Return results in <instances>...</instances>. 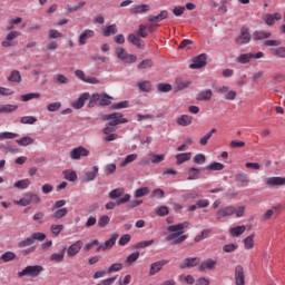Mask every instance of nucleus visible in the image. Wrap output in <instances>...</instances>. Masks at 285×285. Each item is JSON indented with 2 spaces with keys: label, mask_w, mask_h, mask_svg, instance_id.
I'll use <instances>...</instances> for the list:
<instances>
[{
  "label": "nucleus",
  "mask_w": 285,
  "mask_h": 285,
  "mask_svg": "<svg viewBox=\"0 0 285 285\" xmlns=\"http://www.w3.org/2000/svg\"><path fill=\"white\" fill-rule=\"evenodd\" d=\"M188 222L168 226L167 230L170 234L166 236V242H173L176 245L184 244L188 239V235H184V228H188Z\"/></svg>",
  "instance_id": "1"
},
{
  "label": "nucleus",
  "mask_w": 285,
  "mask_h": 285,
  "mask_svg": "<svg viewBox=\"0 0 285 285\" xmlns=\"http://www.w3.org/2000/svg\"><path fill=\"white\" fill-rule=\"evenodd\" d=\"M102 119L105 121H109L108 126H111V127L119 126V124H128V119L124 118V114H121V112H114L110 115H105L102 117Z\"/></svg>",
  "instance_id": "2"
},
{
  "label": "nucleus",
  "mask_w": 285,
  "mask_h": 285,
  "mask_svg": "<svg viewBox=\"0 0 285 285\" xmlns=\"http://www.w3.org/2000/svg\"><path fill=\"white\" fill-rule=\"evenodd\" d=\"M41 273H43V266L29 265L18 273V277H26V275H28L29 277H37L38 275H41Z\"/></svg>",
  "instance_id": "3"
},
{
  "label": "nucleus",
  "mask_w": 285,
  "mask_h": 285,
  "mask_svg": "<svg viewBox=\"0 0 285 285\" xmlns=\"http://www.w3.org/2000/svg\"><path fill=\"white\" fill-rule=\"evenodd\" d=\"M116 56L122 63H137V56L128 53L124 48H117Z\"/></svg>",
  "instance_id": "4"
},
{
  "label": "nucleus",
  "mask_w": 285,
  "mask_h": 285,
  "mask_svg": "<svg viewBox=\"0 0 285 285\" xmlns=\"http://www.w3.org/2000/svg\"><path fill=\"white\" fill-rule=\"evenodd\" d=\"M96 101H98L100 106H110V104H112V97L108 96V94H94L89 106H95Z\"/></svg>",
  "instance_id": "5"
},
{
  "label": "nucleus",
  "mask_w": 285,
  "mask_h": 285,
  "mask_svg": "<svg viewBox=\"0 0 285 285\" xmlns=\"http://www.w3.org/2000/svg\"><path fill=\"white\" fill-rule=\"evenodd\" d=\"M89 155L90 150L86 149L83 146H79L70 151V159L79 160L81 157H88Z\"/></svg>",
  "instance_id": "6"
},
{
  "label": "nucleus",
  "mask_w": 285,
  "mask_h": 285,
  "mask_svg": "<svg viewBox=\"0 0 285 285\" xmlns=\"http://www.w3.org/2000/svg\"><path fill=\"white\" fill-rule=\"evenodd\" d=\"M82 248H83V242L76 240L67 248L68 257H77V255H79V253H81Z\"/></svg>",
  "instance_id": "7"
},
{
  "label": "nucleus",
  "mask_w": 285,
  "mask_h": 285,
  "mask_svg": "<svg viewBox=\"0 0 285 285\" xmlns=\"http://www.w3.org/2000/svg\"><path fill=\"white\" fill-rule=\"evenodd\" d=\"M237 46H244L246 43H250V33L248 32V28L243 27L240 29V35L235 39Z\"/></svg>",
  "instance_id": "8"
},
{
  "label": "nucleus",
  "mask_w": 285,
  "mask_h": 285,
  "mask_svg": "<svg viewBox=\"0 0 285 285\" xmlns=\"http://www.w3.org/2000/svg\"><path fill=\"white\" fill-rule=\"evenodd\" d=\"M235 215V207L234 206H227L225 208H220L216 213V219L220 222L224 219V217H230Z\"/></svg>",
  "instance_id": "9"
},
{
  "label": "nucleus",
  "mask_w": 285,
  "mask_h": 285,
  "mask_svg": "<svg viewBox=\"0 0 285 285\" xmlns=\"http://www.w3.org/2000/svg\"><path fill=\"white\" fill-rule=\"evenodd\" d=\"M130 202V194H125L124 197L119 198L116 203L109 202L106 204L107 210H115L117 206H121V204H128Z\"/></svg>",
  "instance_id": "10"
},
{
  "label": "nucleus",
  "mask_w": 285,
  "mask_h": 285,
  "mask_svg": "<svg viewBox=\"0 0 285 285\" xmlns=\"http://www.w3.org/2000/svg\"><path fill=\"white\" fill-rule=\"evenodd\" d=\"M199 262H202V259L199 257H188V258H185L179 264V268H181V269H184V268H195V266H198Z\"/></svg>",
  "instance_id": "11"
},
{
  "label": "nucleus",
  "mask_w": 285,
  "mask_h": 285,
  "mask_svg": "<svg viewBox=\"0 0 285 285\" xmlns=\"http://www.w3.org/2000/svg\"><path fill=\"white\" fill-rule=\"evenodd\" d=\"M170 261L168 259H161V261H157L155 263H153L150 265V271H149V275H157V273H159V271H163L164 266H166V264H169Z\"/></svg>",
  "instance_id": "12"
},
{
  "label": "nucleus",
  "mask_w": 285,
  "mask_h": 285,
  "mask_svg": "<svg viewBox=\"0 0 285 285\" xmlns=\"http://www.w3.org/2000/svg\"><path fill=\"white\" fill-rule=\"evenodd\" d=\"M206 66V53L199 55L193 59V63L189 66L191 70H197Z\"/></svg>",
  "instance_id": "13"
},
{
  "label": "nucleus",
  "mask_w": 285,
  "mask_h": 285,
  "mask_svg": "<svg viewBox=\"0 0 285 285\" xmlns=\"http://www.w3.org/2000/svg\"><path fill=\"white\" fill-rule=\"evenodd\" d=\"M127 40L129 41V43H132V46H136V48H138L139 50H144V48H146V43L144 42V40H141V38L135 33H130Z\"/></svg>",
  "instance_id": "14"
},
{
  "label": "nucleus",
  "mask_w": 285,
  "mask_h": 285,
  "mask_svg": "<svg viewBox=\"0 0 285 285\" xmlns=\"http://www.w3.org/2000/svg\"><path fill=\"white\" fill-rule=\"evenodd\" d=\"M245 275H244V267L242 265H237L235 268V284L236 285H245Z\"/></svg>",
  "instance_id": "15"
},
{
  "label": "nucleus",
  "mask_w": 285,
  "mask_h": 285,
  "mask_svg": "<svg viewBox=\"0 0 285 285\" xmlns=\"http://www.w3.org/2000/svg\"><path fill=\"white\" fill-rule=\"evenodd\" d=\"M150 10V6L148 4H132L129 8L130 14H144Z\"/></svg>",
  "instance_id": "16"
},
{
  "label": "nucleus",
  "mask_w": 285,
  "mask_h": 285,
  "mask_svg": "<svg viewBox=\"0 0 285 285\" xmlns=\"http://www.w3.org/2000/svg\"><path fill=\"white\" fill-rule=\"evenodd\" d=\"M95 37V30L92 29H86L78 39L79 46H86L88 43V39H92Z\"/></svg>",
  "instance_id": "17"
},
{
  "label": "nucleus",
  "mask_w": 285,
  "mask_h": 285,
  "mask_svg": "<svg viewBox=\"0 0 285 285\" xmlns=\"http://www.w3.org/2000/svg\"><path fill=\"white\" fill-rule=\"evenodd\" d=\"M89 99L90 94H82L76 101L72 102V108H75V110H81V107L86 106V101H88Z\"/></svg>",
  "instance_id": "18"
},
{
  "label": "nucleus",
  "mask_w": 285,
  "mask_h": 285,
  "mask_svg": "<svg viewBox=\"0 0 285 285\" xmlns=\"http://www.w3.org/2000/svg\"><path fill=\"white\" fill-rule=\"evenodd\" d=\"M17 37H21V32H19V31L9 32L6 40L2 41V43H1L2 48H11L12 41H14V39H17Z\"/></svg>",
  "instance_id": "19"
},
{
  "label": "nucleus",
  "mask_w": 285,
  "mask_h": 285,
  "mask_svg": "<svg viewBox=\"0 0 285 285\" xmlns=\"http://www.w3.org/2000/svg\"><path fill=\"white\" fill-rule=\"evenodd\" d=\"M252 37L254 41H264V39H271L273 33L271 31H254Z\"/></svg>",
  "instance_id": "20"
},
{
  "label": "nucleus",
  "mask_w": 285,
  "mask_h": 285,
  "mask_svg": "<svg viewBox=\"0 0 285 285\" xmlns=\"http://www.w3.org/2000/svg\"><path fill=\"white\" fill-rule=\"evenodd\" d=\"M197 101H210L213 99V90L206 89L197 94Z\"/></svg>",
  "instance_id": "21"
},
{
  "label": "nucleus",
  "mask_w": 285,
  "mask_h": 285,
  "mask_svg": "<svg viewBox=\"0 0 285 285\" xmlns=\"http://www.w3.org/2000/svg\"><path fill=\"white\" fill-rule=\"evenodd\" d=\"M115 244H117V236H112L106 240L104 245L98 246L97 252L99 253L100 250H109V248H112Z\"/></svg>",
  "instance_id": "22"
},
{
  "label": "nucleus",
  "mask_w": 285,
  "mask_h": 285,
  "mask_svg": "<svg viewBox=\"0 0 285 285\" xmlns=\"http://www.w3.org/2000/svg\"><path fill=\"white\" fill-rule=\"evenodd\" d=\"M216 265H217L216 261H214L213 258H208L207 261H204L200 263L199 271L202 272L210 271L212 268H215Z\"/></svg>",
  "instance_id": "23"
},
{
  "label": "nucleus",
  "mask_w": 285,
  "mask_h": 285,
  "mask_svg": "<svg viewBox=\"0 0 285 285\" xmlns=\"http://www.w3.org/2000/svg\"><path fill=\"white\" fill-rule=\"evenodd\" d=\"M66 247H62V249L59 253H53L50 256V262H57L58 264L63 262L65 257H66Z\"/></svg>",
  "instance_id": "24"
},
{
  "label": "nucleus",
  "mask_w": 285,
  "mask_h": 285,
  "mask_svg": "<svg viewBox=\"0 0 285 285\" xmlns=\"http://www.w3.org/2000/svg\"><path fill=\"white\" fill-rule=\"evenodd\" d=\"M176 124L183 127L190 126V124H193V116L181 115L177 118Z\"/></svg>",
  "instance_id": "25"
},
{
  "label": "nucleus",
  "mask_w": 285,
  "mask_h": 285,
  "mask_svg": "<svg viewBox=\"0 0 285 285\" xmlns=\"http://www.w3.org/2000/svg\"><path fill=\"white\" fill-rule=\"evenodd\" d=\"M98 174H99V167L94 166L90 171H87L85 174V180L86 181H95V179H97Z\"/></svg>",
  "instance_id": "26"
},
{
  "label": "nucleus",
  "mask_w": 285,
  "mask_h": 285,
  "mask_svg": "<svg viewBox=\"0 0 285 285\" xmlns=\"http://www.w3.org/2000/svg\"><path fill=\"white\" fill-rule=\"evenodd\" d=\"M66 215H68V208L63 207L60 209L52 210L51 217L52 219L59 220V219H63Z\"/></svg>",
  "instance_id": "27"
},
{
  "label": "nucleus",
  "mask_w": 285,
  "mask_h": 285,
  "mask_svg": "<svg viewBox=\"0 0 285 285\" xmlns=\"http://www.w3.org/2000/svg\"><path fill=\"white\" fill-rule=\"evenodd\" d=\"M7 79L9 83H21V72L19 70H12Z\"/></svg>",
  "instance_id": "28"
},
{
  "label": "nucleus",
  "mask_w": 285,
  "mask_h": 285,
  "mask_svg": "<svg viewBox=\"0 0 285 285\" xmlns=\"http://www.w3.org/2000/svg\"><path fill=\"white\" fill-rule=\"evenodd\" d=\"M285 178L283 177H269L267 178V186H284Z\"/></svg>",
  "instance_id": "29"
},
{
  "label": "nucleus",
  "mask_w": 285,
  "mask_h": 285,
  "mask_svg": "<svg viewBox=\"0 0 285 285\" xmlns=\"http://www.w3.org/2000/svg\"><path fill=\"white\" fill-rule=\"evenodd\" d=\"M30 184H32L30 181V179L28 178H24V179H21V180H18L13 184V187L14 188H18L19 190H26V188H29L30 187Z\"/></svg>",
  "instance_id": "30"
},
{
  "label": "nucleus",
  "mask_w": 285,
  "mask_h": 285,
  "mask_svg": "<svg viewBox=\"0 0 285 285\" xmlns=\"http://www.w3.org/2000/svg\"><path fill=\"white\" fill-rule=\"evenodd\" d=\"M16 144H18V146H32V144H35V138L30 137V136H24L18 140H16Z\"/></svg>",
  "instance_id": "31"
},
{
  "label": "nucleus",
  "mask_w": 285,
  "mask_h": 285,
  "mask_svg": "<svg viewBox=\"0 0 285 285\" xmlns=\"http://www.w3.org/2000/svg\"><path fill=\"white\" fill-rule=\"evenodd\" d=\"M18 108L19 106L17 105H0V115L14 112V110H18Z\"/></svg>",
  "instance_id": "32"
},
{
  "label": "nucleus",
  "mask_w": 285,
  "mask_h": 285,
  "mask_svg": "<svg viewBox=\"0 0 285 285\" xmlns=\"http://www.w3.org/2000/svg\"><path fill=\"white\" fill-rule=\"evenodd\" d=\"M191 154L185 153V154H178L176 155V164L177 166H181V164L186 161H190Z\"/></svg>",
  "instance_id": "33"
},
{
  "label": "nucleus",
  "mask_w": 285,
  "mask_h": 285,
  "mask_svg": "<svg viewBox=\"0 0 285 285\" xmlns=\"http://www.w3.org/2000/svg\"><path fill=\"white\" fill-rule=\"evenodd\" d=\"M215 132H217L216 128L210 129V131H208L205 136H203L199 139V144L202 146H206L208 144V141H210V139H213V135H215Z\"/></svg>",
  "instance_id": "34"
},
{
  "label": "nucleus",
  "mask_w": 285,
  "mask_h": 285,
  "mask_svg": "<svg viewBox=\"0 0 285 285\" xmlns=\"http://www.w3.org/2000/svg\"><path fill=\"white\" fill-rule=\"evenodd\" d=\"M271 55L277 59H285V47H278L271 49Z\"/></svg>",
  "instance_id": "35"
},
{
  "label": "nucleus",
  "mask_w": 285,
  "mask_h": 285,
  "mask_svg": "<svg viewBox=\"0 0 285 285\" xmlns=\"http://www.w3.org/2000/svg\"><path fill=\"white\" fill-rule=\"evenodd\" d=\"M117 24H109L102 29L104 37H111V35H117Z\"/></svg>",
  "instance_id": "36"
},
{
  "label": "nucleus",
  "mask_w": 285,
  "mask_h": 285,
  "mask_svg": "<svg viewBox=\"0 0 285 285\" xmlns=\"http://www.w3.org/2000/svg\"><path fill=\"white\" fill-rule=\"evenodd\" d=\"M229 233L232 237H239V235H244V233H246V226L242 225L233 227L230 228Z\"/></svg>",
  "instance_id": "37"
},
{
  "label": "nucleus",
  "mask_w": 285,
  "mask_h": 285,
  "mask_svg": "<svg viewBox=\"0 0 285 285\" xmlns=\"http://www.w3.org/2000/svg\"><path fill=\"white\" fill-rule=\"evenodd\" d=\"M16 204H18V206H30V204H32L30 193L24 194L22 198L16 202Z\"/></svg>",
  "instance_id": "38"
},
{
  "label": "nucleus",
  "mask_w": 285,
  "mask_h": 285,
  "mask_svg": "<svg viewBox=\"0 0 285 285\" xmlns=\"http://www.w3.org/2000/svg\"><path fill=\"white\" fill-rule=\"evenodd\" d=\"M0 259L4 263L14 262V259H17V254H14V252H6L0 256Z\"/></svg>",
  "instance_id": "39"
},
{
  "label": "nucleus",
  "mask_w": 285,
  "mask_h": 285,
  "mask_svg": "<svg viewBox=\"0 0 285 285\" xmlns=\"http://www.w3.org/2000/svg\"><path fill=\"white\" fill-rule=\"evenodd\" d=\"M255 234H250L244 239V246L246 250H250L255 246Z\"/></svg>",
  "instance_id": "40"
},
{
  "label": "nucleus",
  "mask_w": 285,
  "mask_h": 285,
  "mask_svg": "<svg viewBox=\"0 0 285 285\" xmlns=\"http://www.w3.org/2000/svg\"><path fill=\"white\" fill-rule=\"evenodd\" d=\"M20 124L32 126V125L37 124V117H35V116L21 117Z\"/></svg>",
  "instance_id": "41"
},
{
  "label": "nucleus",
  "mask_w": 285,
  "mask_h": 285,
  "mask_svg": "<svg viewBox=\"0 0 285 285\" xmlns=\"http://www.w3.org/2000/svg\"><path fill=\"white\" fill-rule=\"evenodd\" d=\"M32 244H35V240L32 236H29L18 243V248H28V246H32Z\"/></svg>",
  "instance_id": "42"
},
{
  "label": "nucleus",
  "mask_w": 285,
  "mask_h": 285,
  "mask_svg": "<svg viewBox=\"0 0 285 285\" xmlns=\"http://www.w3.org/2000/svg\"><path fill=\"white\" fill-rule=\"evenodd\" d=\"M250 59H253V53H243L236 59V61L237 63H250Z\"/></svg>",
  "instance_id": "43"
},
{
  "label": "nucleus",
  "mask_w": 285,
  "mask_h": 285,
  "mask_svg": "<svg viewBox=\"0 0 285 285\" xmlns=\"http://www.w3.org/2000/svg\"><path fill=\"white\" fill-rule=\"evenodd\" d=\"M125 193V189L124 188H116V189H112L110 193H109V198L110 199H119V197H121V195H124Z\"/></svg>",
  "instance_id": "44"
},
{
  "label": "nucleus",
  "mask_w": 285,
  "mask_h": 285,
  "mask_svg": "<svg viewBox=\"0 0 285 285\" xmlns=\"http://www.w3.org/2000/svg\"><path fill=\"white\" fill-rule=\"evenodd\" d=\"M39 97H41V94L30 92V94L22 95L20 99L21 101H31V99H39Z\"/></svg>",
  "instance_id": "45"
},
{
  "label": "nucleus",
  "mask_w": 285,
  "mask_h": 285,
  "mask_svg": "<svg viewBox=\"0 0 285 285\" xmlns=\"http://www.w3.org/2000/svg\"><path fill=\"white\" fill-rule=\"evenodd\" d=\"M148 193H150V189L148 187H141L136 189L134 197L137 199L139 197H146V195H148Z\"/></svg>",
  "instance_id": "46"
},
{
  "label": "nucleus",
  "mask_w": 285,
  "mask_h": 285,
  "mask_svg": "<svg viewBox=\"0 0 285 285\" xmlns=\"http://www.w3.org/2000/svg\"><path fill=\"white\" fill-rule=\"evenodd\" d=\"M235 181H238L239 184H248L250 179H248V174L240 173L235 175Z\"/></svg>",
  "instance_id": "47"
},
{
  "label": "nucleus",
  "mask_w": 285,
  "mask_h": 285,
  "mask_svg": "<svg viewBox=\"0 0 285 285\" xmlns=\"http://www.w3.org/2000/svg\"><path fill=\"white\" fill-rule=\"evenodd\" d=\"M139 252H134L126 258V264H128V266H131L132 264H135V262L139 259Z\"/></svg>",
  "instance_id": "48"
},
{
  "label": "nucleus",
  "mask_w": 285,
  "mask_h": 285,
  "mask_svg": "<svg viewBox=\"0 0 285 285\" xmlns=\"http://www.w3.org/2000/svg\"><path fill=\"white\" fill-rule=\"evenodd\" d=\"M187 179H188V181L199 179V169H197L195 167L189 168V176Z\"/></svg>",
  "instance_id": "49"
},
{
  "label": "nucleus",
  "mask_w": 285,
  "mask_h": 285,
  "mask_svg": "<svg viewBox=\"0 0 285 285\" xmlns=\"http://www.w3.org/2000/svg\"><path fill=\"white\" fill-rule=\"evenodd\" d=\"M136 159H137V154L128 155V156H126L125 160L122 163H120V167L124 168L128 164H132V161H136Z\"/></svg>",
  "instance_id": "50"
},
{
  "label": "nucleus",
  "mask_w": 285,
  "mask_h": 285,
  "mask_svg": "<svg viewBox=\"0 0 285 285\" xmlns=\"http://www.w3.org/2000/svg\"><path fill=\"white\" fill-rule=\"evenodd\" d=\"M138 70H148V68H153V61L150 59L142 60L138 66Z\"/></svg>",
  "instance_id": "51"
},
{
  "label": "nucleus",
  "mask_w": 285,
  "mask_h": 285,
  "mask_svg": "<svg viewBox=\"0 0 285 285\" xmlns=\"http://www.w3.org/2000/svg\"><path fill=\"white\" fill-rule=\"evenodd\" d=\"M138 88L139 90H141V92H150L151 90L150 81L145 80L142 82H138Z\"/></svg>",
  "instance_id": "52"
},
{
  "label": "nucleus",
  "mask_w": 285,
  "mask_h": 285,
  "mask_svg": "<svg viewBox=\"0 0 285 285\" xmlns=\"http://www.w3.org/2000/svg\"><path fill=\"white\" fill-rule=\"evenodd\" d=\"M17 137H19V134H16V132H10V131L0 132V140L17 139Z\"/></svg>",
  "instance_id": "53"
},
{
  "label": "nucleus",
  "mask_w": 285,
  "mask_h": 285,
  "mask_svg": "<svg viewBox=\"0 0 285 285\" xmlns=\"http://www.w3.org/2000/svg\"><path fill=\"white\" fill-rule=\"evenodd\" d=\"M181 197L184 198L185 202H188V199H197V197H199V193L193 189L189 193L184 194Z\"/></svg>",
  "instance_id": "54"
},
{
  "label": "nucleus",
  "mask_w": 285,
  "mask_h": 285,
  "mask_svg": "<svg viewBox=\"0 0 285 285\" xmlns=\"http://www.w3.org/2000/svg\"><path fill=\"white\" fill-rule=\"evenodd\" d=\"M153 244H155V239H149V240H142L139 242L135 245V248L139 249V248H148V246H153Z\"/></svg>",
  "instance_id": "55"
},
{
  "label": "nucleus",
  "mask_w": 285,
  "mask_h": 285,
  "mask_svg": "<svg viewBox=\"0 0 285 285\" xmlns=\"http://www.w3.org/2000/svg\"><path fill=\"white\" fill-rule=\"evenodd\" d=\"M62 230H63V225H51L50 226V232L52 233V235H55V237H59V235L61 234Z\"/></svg>",
  "instance_id": "56"
},
{
  "label": "nucleus",
  "mask_w": 285,
  "mask_h": 285,
  "mask_svg": "<svg viewBox=\"0 0 285 285\" xmlns=\"http://www.w3.org/2000/svg\"><path fill=\"white\" fill-rule=\"evenodd\" d=\"M146 24H140L138 30L136 31V36L146 39V37H148V31H146Z\"/></svg>",
  "instance_id": "57"
},
{
  "label": "nucleus",
  "mask_w": 285,
  "mask_h": 285,
  "mask_svg": "<svg viewBox=\"0 0 285 285\" xmlns=\"http://www.w3.org/2000/svg\"><path fill=\"white\" fill-rule=\"evenodd\" d=\"M157 89L159 92H170V90H173V86L170 83L160 82L158 83Z\"/></svg>",
  "instance_id": "58"
},
{
  "label": "nucleus",
  "mask_w": 285,
  "mask_h": 285,
  "mask_svg": "<svg viewBox=\"0 0 285 285\" xmlns=\"http://www.w3.org/2000/svg\"><path fill=\"white\" fill-rule=\"evenodd\" d=\"M177 83V90H185V88H188L190 86V81L181 80V78H178L176 80Z\"/></svg>",
  "instance_id": "59"
},
{
  "label": "nucleus",
  "mask_w": 285,
  "mask_h": 285,
  "mask_svg": "<svg viewBox=\"0 0 285 285\" xmlns=\"http://www.w3.org/2000/svg\"><path fill=\"white\" fill-rule=\"evenodd\" d=\"M65 179H67L68 181H77V171H65Z\"/></svg>",
  "instance_id": "60"
},
{
  "label": "nucleus",
  "mask_w": 285,
  "mask_h": 285,
  "mask_svg": "<svg viewBox=\"0 0 285 285\" xmlns=\"http://www.w3.org/2000/svg\"><path fill=\"white\" fill-rule=\"evenodd\" d=\"M59 108H61V102L57 101V102H51L47 106V110L49 112H57V110H59Z\"/></svg>",
  "instance_id": "61"
},
{
  "label": "nucleus",
  "mask_w": 285,
  "mask_h": 285,
  "mask_svg": "<svg viewBox=\"0 0 285 285\" xmlns=\"http://www.w3.org/2000/svg\"><path fill=\"white\" fill-rule=\"evenodd\" d=\"M63 33L59 32V30L50 29L49 30V39H61Z\"/></svg>",
  "instance_id": "62"
},
{
  "label": "nucleus",
  "mask_w": 285,
  "mask_h": 285,
  "mask_svg": "<svg viewBox=\"0 0 285 285\" xmlns=\"http://www.w3.org/2000/svg\"><path fill=\"white\" fill-rule=\"evenodd\" d=\"M207 170H224V164L222 163H212L206 167Z\"/></svg>",
  "instance_id": "63"
},
{
  "label": "nucleus",
  "mask_w": 285,
  "mask_h": 285,
  "mask_svg": "<svg viewBox=\"0 0 285 285\" xmlns=\"http://www.w3.org/2000/svg\"><path fill=\"white\" fill-rule=\"evenodd\" d=\"M63 206H66V199L57 200V202L51 206V210H59V209H61V208H65Z\"/></svg>",
  "instance_id": "64"
}]
</instances>
